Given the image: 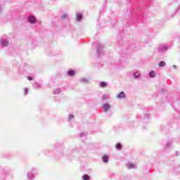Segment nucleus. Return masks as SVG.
Segmentation results:
<instances>
[{
    "mask_svg": "<svg viewBox=\"0 0 180 180\" xmlns=\"http://www.w3.org/2000/svg\"><path fill=\"white\" fill-rule=\"evenodd\" d=\"M105 98H106V96H103V99H104Z\"/></svg>",
    "mask_w": 180,
    "mask_h": 180,
    "instance_id": "nucleus-18",
    "label": "nucleus"
},
{
    "mask_svg": "<svg viewBox=\"0 0 180 180\" xmlns=\"http://www.w3.org/2000/svg\"><path fill=\"white\" fill-rule=\"evenodd\" d=\"M28 91L29 90L27 89H25V95H27Z\"/></svg>",
    "mask_w": 180,
    "mask_h": 180,
    "instance_id": "nucleus-17",
    "label": "nucleus"
},
{
    "mask_svg": "<svg viewBox=\"0 0 180 180\" xmlns=\"http://www.w3.org/2000/svg\"><path fill=\"white\" fill-rule=\"evenodd\" d=\"M134 167H136V165L133 163H129L127 165V168H129V169H131V168H134Z\"/></svg>",
    "mask_w": 180,
    "mask_h": 180,
    "instance_id": "nucleus-6",
    "label": "nucleus"
},
{
    "mask_svg": "<svg viewBox=\"0 0 180 180\" xmlns=\"http://www.w3.org/2000/svg\"><path fill=\"white\" fill-rule=\"evenodd\" d=\"M108 84H106V82H101L100 84V86L101 88H106Z\"/></svg>",
    "mask_w": 180,
    "mask_h": 180,
    "instance_id": "nucleus-5",
    "label": "nucleus"
},
{
    "mask_svg": "<svg viewBox=\"0 0 180 180\" xmlns=\"http://www.w3.org/2000/svg\"><path fill=\"white\" fill-rule=\"evenodd\" d=\"M103 161L104 162H108V161H109V158L107 155H104L103 158Z\"/></svg>",
    "mask_w": 180,
    "mask_h": 180,
    "instance_id": "nucleus-7",
    "label": "nucleus"
},
{
    "mask_svg": "<svg viewBox=\"0 0 180 180\" xmlns=\"http://www.w3.org/2000/svg\"><path fill=\"white\" fill-rule=\"evenodd\" d=\"M62 18L64 19L65 18V15H63Z\"/></svg>",
    "mask_w": 180,
    "mask_h": 180,
    "instance_id": "nucleus-19",
    "label": "nucleus"
},
{
    "mask_svg": "<svg viewBox=\"0 0 180 180\" xmlns=\"http://www.w3.org/2000/svg\"><path fill=\"white\" fill-rule=\"evenodd\" d=\"M110 108V105L103 104V109L104 112H106V111L109 110Z\"/></svg>",
    "mask_w": 180,
    "mask_h": 180,
    "instance_id": "nucleus-2",
    "label": "nucleus"
},
{
    "mask_svg": "<svg viewBox=\"0 0 180 180\" xmlns=\"http://www.w3.org/2000/svg\"><path fill=\"white\" fill-rule=\"evenodd\" d=\"M84 180H89V176H88V174H86L83 177Z\"/></svg>",
    "mask_w": 180,
    "mask_h": 180,
    "instance_id": "nucleus-13",
    "label": "nucleus"
},
{
    "mask_svg": "<svg viewBox=\"0 0 180 180\" xmlns=\"http://www.w3.org/2000/svg\"><path fill=\"white\" fill-rule=\"evenodd\" d=\"M150 77H151L152 78H154V77H155V72L152 71L150 72L149 74Z\"/></svg>",
    "mask_w": 180,
    "mask_h": 180,
    "instance_id": "nucleus-9",
    "label": "nucleus"
},
{
    "mask_svg": "<svg viewBox=\"0 0 180 180\" xmlns=\"http://www.w3.org/2000/svg\"><path fill=\"white\" fill-rule=\"evenodd\" d=\"M1 45L4 46V47H6V46H8V44H9V42L6 40H2L1 41Z\"/></svg>",
    "mask_w": 180,
    "mask_h": 180,
    "instance_id": "nucleus-4",
    "label": "nucleus"
},
{
    "mask_svg": "<svg viewBox=\"0 0 180 180\" xmlns=\"http://www.w3.org/2000/svg\"><path fill=\"white\" fill-rule=\"evenodd\" d=\"M117 98L122 99V98H126V95L124 94V92L122 91L120 94L117 95Z\"/></svg>",
    "mask_w": 180,
    "mask_h": 180,
    "instance_id": "nucleus-3",
    "label": "nucleus"
},
{
    "mask_svg": "<svg viewBox=\"0 0 180 180\" xmlns=\"http://www.w3.org/2000/svg\"><path fill=\"white\" fill-rule=\"evenodd\" d=\"M27 79H28L29 81H33V78H32V77H30V76H28V77H27Z\"/></svg>",
    "mask_w": 180,
    "mask_h": 180,
    "instance_id": "nucleus-16",
    "label": "nucleus"
},
{
    "mask_svg": "<svg viewBox=\"0 0 180 180\" xmlns=\"http://www.w3.org/2000/svg\"><path fill=\"white\" fill-rule=\"evenodd\" d=\"M74 115H69V120H72V119H74Z\"/></svg>",
    "mask_w": 180,
    "mask_h": 180,
    "instance_id": "nucleus-14",
    "label": "nucleus"
},
{
    "mask_svg": "<svg viewBox=\"0 0 180 180\" xmlns=\"http://www.w3.org/2000/svg\"><path fill=\"white\" fill-rule=\"evenodd\" d=\"M68 75H70V77H72L73 75H75V72H74V70H70L68 72Z\"/></svg>",
    "mask_w": 180,
    "mask_h": 180,
    "instance_id": "nucleus-8",
    "label": "nucleus"
},
{
    "mask_svg": "<svg viewBox=\"0 0 180 180\" xmlns=\"http://www.w3.org/2000/svg\"><path fill=\"white\" fill-rule=\"evenodd\" d=\"M134 77H135L136 78H137V77H139V76H140V73H139V72H136L134 73Z\"/></svg>",
    "mask_w": 180,
    "mask_h": 180,
    "instance_id": "nucleus-15",
    "label": "nucleus"
},
{
    "mask_svg": "<svg viewBox=\"0 0 180 180\" xmlns=\"http://www.w3.org/2000/svg\"><path fill=\"white\" fill-rule=\"evenodd\" d=\"M159 67H165V62L161 61V62L159 63Z\"/></svg>",
    "mask_w": 180,
    "mask_h": 180,
    "instance_id": "nucleus-11",
    "label": "nucleus"
},
{
    "mask_svg": "<svg viewBox=\"0 0 180 180\" xmlns=\"http://www.w3.org/2000/svg\"><path fill=\"white\" fill-rule=\"evenodd\" d=\"M28 21L30 23H36V17L34 16H30L28 18Z\"/></svg>",
    "mask_w": 180,
    "mask_h": 180,
    "instance_id": "nucleus-1",
    "label": "nucleus"
},
{
    "mask_svg": "<svg viewBox=\"0 0 180 180\" xmlns=\"http://www.w3.org/2000/svg\"><path fill=\"white\" fill-rule=\"evenodd\" d=\"M116 148H117V150H120V148H122V145H121L120 143H117V144L116 145Z\"/></svg>",
    "mask_w": 180,
    "mask_h": 180,
    "instance_id": "nucleus-12",
    "label": "nucleus"
},
{
    "mask_svg": "<svg viewBox=\"0 0 180 180\" xmlns=\"http://www.w3.org/2000/svg\"><path fill=\"white\" fill-rule=\"evenodd\" d=\"M77 20H81V19H82V14H77Z\"/></svg>",
    "mask_w": 180,
    "mask_h": 180,
    "instance_id": "nucleus-10",
    "label": "nucleus"
}]
</instances>
